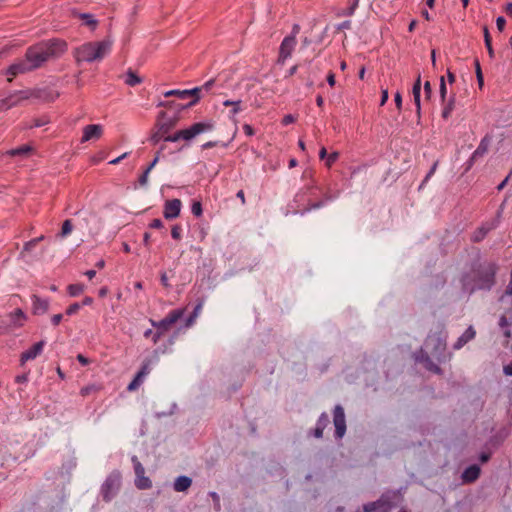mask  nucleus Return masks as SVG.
Returning <instances> with one entry per match:
<instances>
[{
    "mask_svg": "<svg viewBox=\"0 0 512 512\" xmlns=\"http://www.w3.org/2000/svg\"><path fill=\"white\" fill-rule=\"evenodd\" d=\"M202 91V88L200 87H195V88H192V89H186V92H188V97L189 96H193V100L190 101L187 105V107H191L193 105H195L199 99H200V96H199V93Z\"/></svg>",
    "mask_w": 512,
    "mask_h": 512,
    "instance_id": "obj_32",
    "label": "nucleus"
},
{
    "mask_svg": "<svg viewBox=\"0 0 512 512\" xmlns=\"http://www.w3.org/2000/svg\"><path fill=\"white\" fill-rule=\"evenodd\" d=\"M393 505L388 496H381L374 502L367 503L363 506L364 512H390Z\"/></svg>",
    "mask_w": 512,
    "mask_h": 512,
    "instance_id": "obj_10",
    "label": "nucleus"
},
{
    "mask_svg": "<svg viewBox=\"0 0 512 512\" xmlns=\"http://www.w3.org/2000/svg\"><path fill=\"white\" fill-rule=\"evenodd\" d=\"M214 83H215V80L210 79L207 82H205L203 84V86H201L200 88H202V90L209 91L212 88V86L214 85Z\"/></svg>",
    "mask_w": 512,
    "mask_h": 512,
    "instance_id": "obj_56",
    "label": "nucleus"
},
{
    "mask_svg": "<svg viewBox=\"0 0 512 512\" xmlns=\"http://www.w3.org/2000/svg\"><path fill=\"white\" fill-rule=\"evenodd\" d=\"M121 486V474L113 471L105 479L101 486V495L105 501H111L119 492Z\"/></svg>",
    "mask_w": 512,
    "mask_h": 512,
    "instance_id": "obj_7",
    "label": "nucleus"
},
{
    "mask_svg": "<svg viewBox=\"0 0 512 512\" xmlns=\"http://www.w3.org/2000/svg\"><path fill=\"white\" fill-rule=\"evenodd\" d=\"M191 212L193 215H195L196 217H200L202 215V205L200 202H194L191 206Z\"/></svg>",
    "mask_w": 512,
    "mask_h": 512,
    "instance_id": "obj_43",
    "label": "nucleus"
},
{
    "mask_svg": "<svg viewBox=\"0 0 512 512\" xmlns=\"http://www.w3.org/2000/svg\"><path fill=\"white\" fill-rule=\"evenodd\" d=\"M498 266L495 262H485L473 268L472 272L462 277L463 290L472 294L477 290H490L495 284Z\"/></svg>",
    "mask_w": 512,
    "mask_h": 512,
    "instance_id": "obj_1",
    "label": "nucleus"
},
{
    "mask_svg": "<svg viewBox=\"0 0 512 512\" xmlns=\"http://www.w3.org/2000/svg\"><path fill=\"white\" fill-rule=\"evenodd\" d=\"M425 346L431 351L432 356L441 362L446 350V334L441 331L438 334L428 335Z\"/></svg>",
    "mask_w": 512,
    "mask_h": 512,
    "instance_id": "obj_6",
    "label": "nucleus"
},
{
    "mask_svg": "<svg viewBox=\"0 0 512 512\" xmlns=\"http://www.w3.org/2000/svg\"><path fill=\"white\" fill-rule=\"evenodd\" d=\"M139 386H140V384H139V383H137V381L132 380V381L129 383V385L127 386V390H128V391H130V392H131V391H135L136 389H138V388H139Z\"/></svg>",
    "mask_w": 512,
    "mask_h": 512,
    "instance_id": "obj_58",
    "label": "nucleus"
},
{
    "mask_svg": "<svg viewBox=\"0 0 512 512\" xmlns=\"http://www.w3.org/2000/svg\"><path fill=\"white\" fill-rule=\"evenodd\" d=\"M504 373L507 376H512V362L506 366H504Z\"/></svg>",
    "mask_w": 512,
    "mask_h": 512,
    "instance_id": "obj_64",
    "label": "nucleus"
},
{
    "mask_svg": "<svg viewBox=\"0 0 512 512\" xmlns=\"http://www.w3.org/2000/svg\"><path fill=\"white\" fill-rule=\"evenodd\" d=\"M243 130L246 133V135H248V136H252L254 134L253 128L250 125H248V124H245L243 126Z\"/></svg>",
    "mask_w": 512,
    "mask_h": 512,
    "instance_id": "obj_62",
    "label": "nucleus"
},
{
    "mask_svg": "<svg viewBox=\"0 0 512 512\" xmlns=\"http://www.w3.org/2000/svg\"><path fill=\"white\" fill-rule=\"evenodd\" d=\"M475 68H476L477 81L479 83V86L481 87L483 85V74H482L480 63L478 60H475Z\"/></svg>",
    "mask_w": 512,
    "mask_h": 512,
    "instance_id": "obj_44",
    "label": "nucleus"
},
{
    "mask_svg": "<svg viewBox=\"0 0 512 512\" xmlns=\"http://www.w3.org/2000/svg\"><path fill=\"white\" fill-rule=\"evenodd\" d=\"M420 93H421V76L419 74L417 76V79L412 88V94H413L414 103L416 106V112L418 115H420V112H421Z\"/></svg>",
    "mask_w": 512,
    "mask_h": 512,
    "instance_id": "obj_24",
    "label": "nucleus"
},
{
    "mask_svg": "<svg viewBox=\"0 0 512 512\" xmlns=\"http://www.w3.org/2000/svg\"><path fill=\"white\" fill-rule=\"evenodd\" d=\"M37 245V240H30L24 244L23 250L20 253V257L24 258L26 252L32 251Z\"/></svg>",
    "mask_w": 512,
    "mask_h": 512,
    "instance_id": "obj_40",
    "label": "nucleus"
},
{
    "mask_svg": "<svg viewBox=\"0 0 512 512\" xmlns=\"http://www.w3.org/2000/svg\"><path fill=\"white\" fill-rule=\"evenodd\" d=\"M182 203L179 199L168 200L164 204L163 215L166 219L172 220L177 218L181 212Z\"/></svg>",
    "mask_w": 512,
    "mask_h": 512,
    "instance_id": "obj_15",
    "label": "nucleus"
},
{
    "mask_svg": "<svg viewBox=\"0 0 512 512\" xmlns=\"http://www.w3.org/2000/svg\"><path fill=\"white\" fill-rule=\"evenodd\" d=\"M127 156H128V153H127V152H125V153H123L122 155H120L119 157H117V158H115V159L111 160V161L109 162V164L116 165V164H118L121 160H123L124 158H126Z\"/></svg>",
    "mask_w": 512,
    "mask_h": 512,
    "instance_id": "obj_59",
    "label": "nucleus"
},
{
    "mask_svg": "<svg viewBox=\"0 0 512 512\" xmlns=\"http://www.w3.org/2000/svg\"><path fill=\"white\" fill-rule=\"evenodd\" d=\"M351 27V21L347 20V21H344L342 23H340L337 27V29L339 30H342V29H349Z\"/></svg>",
    "mask_w": 512,
    "mask_h": 512,
    "instance_id": "obj_61",
    "label": "nucleus"
},
{
    "mask_svg": "<svg viewBox=\"0 0 512 512\" xmlns=\"http://www.w3.org/2000/svg\"><path fill=\"white\" fill-rule=\"evenodd\" d=\"M81 305L78 304V303H73L72 305H70L67 310H66V314L67 315H73L75 313L78 312V310L80 309Z\"/></svg>",
    "mask_w": 512,
    "mask_h": 512,
    "instance_id": "obj_48",
    "label": "nucleus"
},
{
    "mask_svg": "<svg viewBox=\"0 0 512 512\" xmlns=\"http://www.w3.org/2000/svg\"><path fill=\"white\" fill-rule=\"evenodd\" d=\"M240 103L241 101L240 100H236V101H232V100H225L223 102V105L224 106H234V109L231 110V114L232 115H236L240 112L241 108H240Z\"/></svg>",
    "mask_w": 512,
    "mask_h": 512,
    "instance_id": "obj_39",
    "label": "nucleus"
},
{
    "mask_svg": "<svg viewBox=\"0 0 512 512\" xmlns=\"http://www.w3.org/2000/svg\"><path fill=\"white\" fill-rule=\"evenodd\" d=\"M439 92H440L441 100H442V102H444L446 99V95H447V88H446V83H445V79L443 76L440 78Z\"/></svg>",
    "mask_w": 512,
    "mask_h": 512,
    "instance_id": "obj_41",
    "label": "nucleus"
},
{
    "mask_svg": "<svg viewBox=\"0 0 512 512\" xmlns=\"http://www.w3.org/2000/svg\"><path fill=\"white\" fill-rule=\"evenodd\" d=\"M80 19H82L85 25L94 29L97 26V20L94 18L92 14L89 13H81L79 14Z\"/></svg>",
    "mask_w": 512,
    "mask_h": 512,
    "instance_id": "obj_33",
    "label": "nucleus"
},
{
    "mask_svg": "<svg viewBox=\"0 0 512 512\" xmlns=\"http://www.w3.org/2000/svg\"><path fill=\"white\" fill-rule=\"evenodd\" d=\"M32 299V311L35 315L45 314L49 309L48 299L40 298L37 295H33Z\"/></svg>",
    "mask_w": 512,
    "mask_h": 512,
    "instance_id": "obj_20",
    "label": "nucleus"
},
{
    "mask_svg": "<svg viewBox=\"0 0 512 512\" xmlns=\"http://www.w3.org/2000/svg\"><path fill=\"white\" fill-rule=\"evenodd\" d=\"M46 342L41 340L35 343L31 348L24 351L20 356V364L24 365L27 361L34 360L37 358L43 351Z\"/></svg>",
    "mask_w": 512,
    "mask_h": 512,
    "instance_id": "obj_16",
    "label": "nucleus"
},
{
    "mask_svg": "<svg viewBox=\"0 0 512 512\" xmlns=\"http://www.w3.org/2000/svg\"><path fill=\"white\" fill-rule=\"evenodd\" d=\"M512 323V309L509 311V316L502 315L499 319V326L502 328L505 337H511L509 326Z\"/></svg>",
    "mask_w": 512,
    "mask_h": 512,
    "instance_id": "obj_27",
    "label": "nucleus"
},
{
    "mask_svg": "<svg viewBox=\"0 0 512 512\" xmlns=\"http://www.w3.org/2000/svg\"><path fill=\"white\" fill-rule=\"evenodd\" d=\"M333 422L335 426V436L341 439L346 432V421L344 410L340 405H336L333 411Z\"/></svg>",
    "mask_w": 512,
    "mask_h": 512,
    "instance_id": "obj_11",
    "label": "nucleus"
},
{
    "mask_svg": "<svg viewBox=\"0 0 512 512\" xmlns=\"http://www.w3.org/2000/svg\"><path fill=\"white\" fill-rule=\"evenodd\" d=\"M505 25H506V20L504 17L502 16H499L497 19H496V26H497V29L502 32L505 28Z\"/></svg>",
    "mask_w": 512,
    "mask_h": 512,
    "instance_id": "obj_49",
    "label": "nucleus"
},
{
    "mask_svg": "<svg viewBox=\"0 0 512 512\" xmlns=\"http://www.w3.org/2000/svg\"><path fill=\"white\" fill-rule=\"evenodd\" d=\"M295 120H296V118L293 115L288 114V115L284 116V118L282 119V123H283V125H288V124L295 122Z\"/></svg>",
    "mask_w": 512,
    "mask_h": 512,
    "instance_id": "obj_53",
    "label": "nucleus"
},
{
    "mask_svg": "<svg viewBox=\"0 0 512 512\" xmlns=\"http://www.w3.org/2000/svg\"><path fill=\"white\" fill-rule=\"evenodd\" d=\"M171 236L175 240H180L182 237V228L180 225L176 224L171 229Z\"/></svg>",
    "mask_w": 512,
    "mask_h": 512,
    "instance_id": "obj_42",
    "label": "nucleus"
},
{
    "mask_svg": "<svg viewBox=\"0 0 512 512\" xmlns=\"http://www.w3.org/2000/svg\"><path fill=\"white\" fill-rule=\"evenodd\" d=\"M62 318H63L62 314H55V315H53L52 318H51L52 324L54 326L59 325V323L61 322Z\"/></svg>",
    "mask_w": 512,
    "mask_h": 512,
    "instance_id": "obj_57",
    "label": "nucleus"
},
{
    "mask_svg": "<svg viewBox=\"0 0 512 512\" xmlns=\"http://www.w3.org/2000/svg\"><path fill=\"white\" fill-rule=\"evenodd\" d=\"M329 424V417L326 413H322L316 423V427L313 430V435L316 438H321L323 436L324 429Z\"/></svg>",
    "mask_w": 512,
    "mask_h": 512,
    "instance_id": "obj_23",
    "label": "nucleus"
},
{
    "mask_svg": "<svg viewBox=\"0 0 512 512\" xmlns=\"http://www.w3.org/2000/svg\"><path fill=\"white\" fill-rule=\"evenodd\" d=\"M184 314L183 309H175L169 312V314L163 318L160 321H155L153 319H150L151 325L156 328L154 338L152 339L153 344H156L162 335L173 325L175 324L179 319L182 318Z\"/></svg>",
    "mask_w": 512,
    "mask_h": 512,
    "instance_id": "obj_5",
    "label": "nucleus"
},
{
    "mask_svg": "<svg viewBox=\"0 0 512 512\" xmlns=\"http://www.w3.org/2000/svg\"><path fill=\"white\" fill-rule=\"evenodd\" d=\"M68 49L66 41L61 39H51L49 41L38 43L27 49L25 58L32 70L39 68L50 58L62 56Z\"/></svg>",
    "mask_w": 512,
    "mask_h": 512,
    "instance_id": "obj_2",
    "label": "nucleus"
},
{
    "mask_svg": "<svg viewBox=\"0 0 512 512\" xmlns=\"http://www.w3.org/2000/svg\"><path fill=\"white\" fill-rule=\"evenodd\" d=\"M480 475V467L478 465H471L467 467L462 473V479L464 482H474Z\"/></svg>",
    "mask_w": 512,
    "mask_h": 512,
    "instance_id": "obj_22",
    "label": "nucleus"
},
{
    "mask_svg": "<svg viewBox=\"0 0 512 512\" xmlns=\"http://www.w3.org/2000/svg\"><path fill=\"white\" fill-rule=\"evenodd\" d=\"M30 150V146L23 145L19 148L8 150L6 154L10 156H25L30 152Z\"/></svg>",
    "mask_w": 512,
    "mask_h": 512,
    "instance_id": "obj_31",
    "label": "nucleus"
},
{
    "mask_svg": "<svg viewBox=\"0 0 512 512\" xmlns=\"http://www.w3.org/2000/svg\"><path fill=\"white\" fill-rule=\"evenodd\" d=\"M150 372V368H149V365L146 363V364H143L141 369L138 371V373L140 375H142L143 377H146Z\"/></svg>",
    "mask_w": 512,
    "mask_h": 512,
    "instance_id": "obj_54",
    "label": "nucleus"
},
{
    "mask_svg": "<svg viewBox=\"0 0 512 512\" xmlns=\"http://www.w3.org/2000/svg\"><path fill=\"white\" fill-rule=\"evenodd\" d=\"M112 41L105 39L102 41L86 42L73 51V56L77 63L102 60L111 50Z\"/></svg>",
    "mask_w": 512,
    "mask_h": 512,
    "instance_id": "obj_3",
    "label": "nucleus"
},
{
    "mask_svg": "<svg viewBox=\"0 0 512 512\" xmlns=\"http://www.w3.org/2000/svg\"><path fill=\"white\" fill-rule=\"evenodd\" d=\"M455 102V95H452L447 101L445 100L443 102V108L441 113L443 119H448L451 116L455 108Z\"/></svg>",
    "mask_w": 512,
    "mask_h": 512,
    "instance_id": "obj_28",
    "label": "nucleus"
},
{
    "mask_svg": "<svg viewBox=\"0 0 512 512\" xmlns=\"http://www.w3.org/2000/svg\"><path fill=\"white\" fill-rule=\"evenodd\" d=\"M388 98H389L388 89H382L380 105L381 106L385 105L386 102L388 101Z\"/></svg>",
    "mask_w": 512,
    "mask_h": 512,
    "instance_id": "obj_52",
    "label": "nucleus"
},
{
    "mask_svg": "<svg viewBox=\"0 0 512 512\" xmlns=\"http://www.w3.org/2000/svg\"><path fill=\"white\" fill-rule=\"evenodd\" d=\"M339 153L338 152H332L330 153L326 158V166L331 167L333 163L338 159Z\"/></svg>",
    "mask_w": 512,
    "mask_h": 512,
    "instance_id": "obj_45",
    "label": "nucleus"
},
{
    "mask_svg": "<svg viewBox=\"0 0 512 512\" xmlns=\"http://www.w3.org/2000/svg\"><path fill=\"white\" fill-rule=\"evenodd\" d=\"M424 92H425L427 97H430V95L432 93V88H431V84H430L429 81H426L424 83Z\"/></svg>",
    "mask_w": 512,
    "mask_h": 512,
    "instance_id": "obj_60",
    "label": "nucleus"
},
{
    "mask_svg": "<svg viewBox=\"0 0 512 512\" xmlns=\"http://www.w3.org/2000/svg\"><path fill=\"white\" fill-rule=\"evenodd\" d=\"M501 216L502 210L497 212V215L494 219L483 223L477 230L474 231L471 236V241L475 243L482 241L490 231L498 227L500 224Z\"/></svg>",
    "mask_w": 512,
    "mask_h": 512,
    "instance_id": "obj_8",
    "label": "nucleus"
},
{
    "mask_svg": "<svg viewBox=\"0 0 512 512\" xmlns=\"http://www.w3.org/2000/svg\"><path fill=\"white\" fill-rule=\"evenodd\" d=\"M29 93L27 91H19L9 95L5 99L0 100V111L8 110L18 105L22 100L28 99Z\"/></svg>",
    "mask_w": 512,
    "mask_h": 512,
    "instance_id": "obj_13",
    "label": "nucleus"
},
{
    "mask_svg": "<svg viewBox=\"0 0 512 512\" xmlns=\"http://www.w3.org/2000/svg\"><path fill=\"white\" fill-rule=\"evenodd\" d=\"M177 121V117H168L167 113L162 111L158 115L156 127L161 133L168 134L175 127Z\"/></svg>",
    "mask_w": 512,
    "mask_h": 512,
    "instance_id": "obj_14",
    "label": "nucleus"
},
{
    "mask_svg": "<svg viewBox=\"0 0 512 512\" xmlns=\"http://www.w3.org/2000/svg\"><path fill=\"white\" fill-rule=\"evenodd\" d=\"M415 360L417 362H420L424 365V367L433 372V373H436V374H440L441 373V369L439 368L438 365H436L431 359L430 357L428 356L427 352L424 351L423 349H421L416 355H415Z\"/></svg>",
    "mask_w": 512,
    "mask_h": 512,
    "instance_id": "obj_18",
    "label": "nucleus"
},
{
    "mask_svg": "<svg viewBox=\"0 0 512 512\" xmlns=\"http://www.w3.org/2000/svg\"><path fill=\"white\" fill-rule=\"evenodd\" d=\"M331 197H326L324 200L322 201H319V202H316V203H313L308 209L307 211H310L312 209H318L322 206H324L327 202L331 201Z\"/></svg>",
    "mask_w": 512,
    "mask_h": 512,
    "instance_id": "obj_47",
    "label": "nucleus"
},
{
    "mask_svg": "<svg viewBox=\"0 0 512 512\" xmlns=\"http://www.w3.org/2000/svg\"><path fill=\"white\" fill-rule=\"evenodd\" d=\"M26 319H27L26 314L20 308L14 310L12 313H10L11 323L15 327L23 326Z\"/></svg>",
    "mask_w": 512,
    "mask_h": 512,
    "instance_id": "obj_25",
    "label": "nucleus"
},
{
    "mask_svg": "<svg viewBox=\"0 0 512 512\" xmlns=\"http://www.w3.org/2000/svg\"><path fill=\"white\" fill-rule=\"evenodd\" d=\"M165 97L177 96L180 99H187L188 92L186 90H169L164 93Z\"/></svg>",
    "mask_w": 512,
    "mask_h": 512,
    "instance_id": "obj_37",
    "label": "nucleus"
},
{
    "mask_svg": "<svg viewBox=\"0 0 512 512\" xmlns=\"http://www.w3.org/2000/svg\"><path fill=\"white\" fill-rule=\"evenodd\" d=\"M103 134V127L100 124H90L83 128L82 142L91 139H99Z\"/></svg>",
    "mask_w": 512,
    "mask_h": 512,
    "instance_id": "obj_17",
    "label": "nucleus"
},
{
    "mask_svg": "<svg viewBox=\"0 0 512 512\" xmlns=\"http://www.w3.org/2000/svg\"><path fill=\"white\" fill-rule=\"evenodd\" d=\"M67 289H68L69 295L75 297V296L80 295L84 291L85 287L83 284L77 283V284H70Z\"/></svg>",
    "mask_w": 512,
    "mask_h": 512,
    "instance_id": "obj_35",
    "label": "nucleus"
},
{
    "mask_svg": "<svg viewBox=\"0 0 512 512\" xmlns=\"http://www.w3.org/2000/svg\"><path fill=\"white\" fill-rule=\"evenodd\" d=\"M297 41L294 40V36H286L279 47L278 63L284 64L289 59L295 49Z\"/></svg>",
    "mask_w": 512,
    "mask_h": 512,
    "instance_id": "obj_9",
    "label": "nucleus"
},
{
    "mask_svg": "<svg viewBox=\"0 0 512 512\" xmlns=\"http://www.w3.org/2000/svg\"><path fill=\"white\" fill-rule=\"evenodd\" d=\"M149 173H150V168H146L144 173L139 178V183L141 185H146V183L148 182V175H149Z\"/></svg>",
    "mask_w": 512,
    "mask_h": 512,
    "instance_id": "obj_50",
    "label": "nucleus"
},
{
    "mask_svg": "<svg viewBox=\"0 0 512 512\" xmlns=\"http://www.w3.org/2000/svg\"><path fill=\"white\" fill-rule=\"evenodd\" d=\"M476 335L475 329L472 326H469L465 332L457 339L454 343L453 348L458 350L462 348L466 343L474 339Z\"/></svg>",
    "mask_w": 512,
    "mask_h": 512,
    "instance_id": "obj_21",
    "label": "nucleus"
},
{
    "mask_svg": "<svg viewBox=\"0 0 512 512\" xmlns=\"http://www.w3.org/2000/svg\"><path fill=\"white\" fill-rule=\"evenodd\" d=\"M135 485L138 489L144 490L150 488L152 483L151 480L143 474L136 476Z\"/></svg>",
    "mask_w": 512,
    "mask_h": 512,
    "instance_id": "obj_30",
    "label": "nucleus"
},
{
    "mask_svg": "<svg viewBox=\"0 0 512 512\" xmlns=\"http://www.w3.org/2000/svg\"><path fill=\"white\" fill-rule=\"evenodd\" d=\"M394 101L396 103L397 108L400 110L402 107V96L400 92H397L394 96Z\"/></svg>",
    "mask_w": 512,
    "mask_h": 512,
    "instance_id": "obj_55",
    "label": "nucleus"
},
{
    "mask_svg": "<svg viewBox=\"0 0 512 512\" xmlns=\"http://www.w3.org/2000/svg\"><path fill=\"white\" fill-rule=\"evenodd\" d=\"M192 480L187 476H179L174 482V490L177 492L186 491L191 486Z\"/></svg>",
    "mask_w": 512,
    "mask_h": 512,
    "instance_id": "obj_26",
    "label": "nucleus"
},
{
    "mask_svg": "<svg viewBox=\"0 0 512 512\" xmlns=\"http://www.w3.org/2000/svg\"><path fill=\"white\" fill-rule=\"evenodd\" d=\"M32 68L30 67L28 61L25 59L19 60L13 64H11L6 70L5 75L7 76V80L11 82L14 77H16L19 74H23L26 72L31 71Z\"/></svg>",
    "mask_w": 512,
    "mask_h": 512,
    "instance_id": "obj_12",
    "label": "nucleus"
},
{
    "mask_svg": "<svg viewBox=\"0 0 512 512\" xmlns=\"http://www.w3.org/2000/svg\"><path fill=\"white\" fill-rule=\"evenodd\" d=\"M124 82L125 84H127L128 86H136L140 83H142V78L140 76H138L134 71H132L131 69H129L126 73H125V76H124Z\"/></svg>",
    "mask_w": 512,
    "mask_h": 512,
    "instance_id": "obj_29",
    "label": "nucleus"
},
{
    "mask_svg": "<svg viewBox=\"0 0 512 512\" xmlns=\"http://www.w3.org/2000/svg\"><path fill=\"white\" fill-rule=\"evenodd\" d=\"M484 41H485V46L487 48L489 57L494 58V50L492 47L491 38H490L489 30L487 27H484Z\"/></svg>",
    "mask_w": 512,
    "mask_h": 512,
    "instance_id": "obj_34",
    "label": "nucleus"
},
{
    "mask_svg": "<svg viewBox=\"0 0 512 512\" xmlns=\"http://www.w3.org/2000/svg\"><path fill=\"white\" fill-rule=\"evenodd\" d=\"M213 129V124L211 122H198L191 125L189 128L182 129L174 133L173 135H167L164 137V141L166 142H177L180 139L185 141H190L194 139L196 136L211 131Z\"/></svg>",
    "mask_w": 512,
    "mask_h": 512,
    "instance_id": "obj_4",
    "label": "nucleus"
},
{
    "mask_svg": "<svg viewBox=\"0 0 512 512\" xmlns=\"http://www.w3.org/2000/svg\"><path fill=\"white\" fill-rule=\"evenodd\" d=\"M132 463L136 476L145 474V469L136 456L132 457Z\"/></svg>",
    "mask_w": 512,
    "mask_h": 512,
    "instance_id": "obj_38",
    "label": "nucleus"
},
{
    "mask_svg": "<svg viewBox=\"0 0 512 512\" xmlns=\"http://www.w3.org/2000/svg\"><path fill=\"white\" fill-rule=\"evenodd\" d=\"M73 230V224L70 219H67L63 222L61 232L59 234L60 237L65 238L67 237Z\"/></svg>",
    "mask_w": 512,
    "mask_h": 512,
    "instance_id": "obj_36",
    "label": "nucleus"
},
{
    "mask_svg": "<svg viewBox=\"0 0 512 512\" xmlns=\"http://www.w3.org/2000/svg\"><path fill=\"white\" fill-rule=\"evenodd\" d=\"M489 144H490V140L488 139V137H484L478 147L476 148V150L472 153L470 159L468 160L467 162V169H470L472 167V165L474 164V162L484 156L487 151H488V148H489Z\"/></svg>",
    "mask_w": 512,
    "mask_h": 512,
    "instance_id": "obj_19",
    "label": "nucleus"
},
{
    "mask_svg": "<svg viewBox=\"0 0 512 512\" xmlns=\"http://www.w3.org/2000/svg\"><path fill=\"white\" fill-rule=\"evenodd\" d=\"M15 381H16L17 383H25V382H27V381H28V376H27V375H25V374H23V375H18V376H16Z\"/></svg>",
    "mask_w": 512,
    "mask_h": 512,
    "instance_id": "obj_63",
    "label": "nucleus"
},
{
    "mask_svg": "<svg viewBox=\"0 0 512 512\" xmlns=\"http://www.w3.org/2000/svg\"><path fill=\"white\" fill-rule=\"evenodd\" d=\"M165 135V133H161L159 129H157V131L150 137V141L153 144H157L162 138L164 139Z\"/></svg>",
    "mask_w": 512,
    "mask_h": 512,
    "instance_id": "obj_46",
    "label": "nucleus"
},
{
    "mask_svg": "<svg viewBox=\"0 0 512 512\" xmlns=\"http://www.w3.org/2000/svg\"><path fill=\"white\" fill-rule=\"evenodd\" d=\"M149 227L153 229H160L163 227V222L160 219H153L149 224Z\"/></svg>",
    "mask_w": 512,
    "mask_h": 512,
    "instance_id": "obj_51",
    "label": "nucleus"
}]
</instances>
